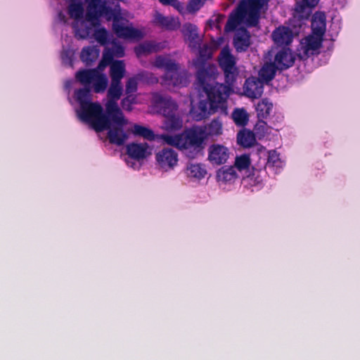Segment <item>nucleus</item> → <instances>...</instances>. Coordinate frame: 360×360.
<instances>
[{
  "mask_svg": "<svg viewBox=\"0 0 360 360\" xmlns=\"http://www.w3.org/2000/svg\"><path fill=\"white\" fill-rule=\"evenodd\" d=\"M70 17L73 19L72 28L79 39L94 38L101 45L108 41V32L101 27V18L113 20L112 29L117 37L127 40L136 41L145 35V32L138 30L128 22L130 15L122 11L118 5L113 8L105 0H70Z\"/></svg>",
  "mask_w": 360,
  "mask_h": 360,
  "instance_id": "obj_1",
  "label": "nucleus"
},
{
  "mask_svg": "<svg viewBox=\"0 0 360 360\" xmlns=\"http://www.w3.org/2000/svg\"><path fill=\"white\" fill-rule=\"evenodd\" d=\"M122 92L121 82H111L105 110L99 103L91 101V94L89 89L85 88L76 90L72 96H69L68 99L81 121L90 125L96 131L108 130L110 141L120 144L126 139V134L115 127H124L127 124V120L124 118L117 103Z\"/></svg>",
  "mask_w": 360,
  "mask_h": 360,
  "instance_id": "obj_2",
  "label": "nucleus"
},
{
  "mask_svg": "<svg viewBox=\"0 0 360 360\" xmlns=\"http://www.w3.org/2000/svg\"><path fill=\"white\" fill-rule=\"evenodd\" d=\"M152 102L156 110L165 117L162 129L168 133L162 134L160 139L189 158H195L202 153L209 137H217L223 134V124L219 119H214L204 127L194 126L180 134H170V131L179 130L183 127L182 120L174 115L177 108L176 103L159 94L153 96Z\"/></svg>",
  "mask_w": 360,
  "mask_h": 360,
  "instance_id": "obj_3",
  "label": "nucleus"
},
{
  "mask_svg": "<svg viewBox=\"0 0 360 360\" xmlns=\"http://www.w3.org/2000/svg\"><path fill=\"white\" fill-rule=\"evenodd\" d=\"M219 64L224 70L228 86L216 82L217 71L215 66L207 64L198 73V81L202 89L205 96L192 98L190 116L195 121H200L213 114L218 110H225V102L231 92L238 69L236 66V59L231 53L229 48L224 47L218 58Z\"/></svg>",
  "mask_w": 360,
  "mask_h": 360,
  "instance_id": "obj_4",
  "label": "nucleus"
},
{
  "mask_svg": "<svg viewBox=\"0 0 360 360\" xmlns=\"http://www.w3.org/2000/svg\"><path fill=\"white\" fill-rule=\"evenodd\" d=\"M123 56V48L114 45L112 52H110L108 50L105 51L102 59L96 68L82 70L77 72L75 74L76 80L82 84L90 87L95 93L104 92L108 84V79L103 71L112 60L113 56L122 57Z\"/></svg>",
  "mask_w": 360,
  "mask_h": 360,
  "instance_id": "obj_5",
  "label": "nucleus"
},
{
  "mask_svg": "<svg viewBox=\"0 0 360 360\" xmlns=\"http://www.w3.org/2000/svg\"><path fill=\"white\" fill-rule=\"evenodd\" d=\"M268 0H247L242 1L237 10L231 15L226 31H231L238 25H255L259 14L266 9Z\"/></svg>",
  "mask_w": 360,
  "mask_h": 360,
  "instance_id": "obj_6",
  "label": "nucleus"
},
{
  "mask_svg": "<svg viewBox=\"0 0 360 360\" xmlns=\"http://www.w3.org/2000/svg\"><path fill=\"white\" fill-rule=\"evenodd\" d=\"M155 65L158 68H164L166 71V81L168 80V84H172L175 86H184L187 80L185 75L177 70L176 65L169 58L159 56L155 61Z\"/></svg>",
  "mask_w": 360,
  "mask_h": 360,
  "instance_id": "obj_7",
  "label": "nucleus"
},
{
  "mask_svg": "<svg viewBox=\"0 0 360 360\" xmlns=\"http://www.w3.org/2000/svg\"><path fill=\"white\" fill-rule=\"evenodd\" d=\"M129 157L126 159L127 165L138 169L141 167L139 161L143 160L152 155L153 147L146 143H132L127 146Z\"/></svg>",
  "mask_w": 360,
  "mask_h": 360,
  "instance_id": "obj_8",
  "label": "nucleus"
},
{
  "mask_svg": "<svg viewBox=\"0 0 360 360\" xmlns=\"http://www.w3.org/2000/svg\"><path fill=\"white\" fill-rule=\"evenodd\" d=\"M155 165L162 172H169L174 170L179 164V155L170 148H164L155 155Z\"/></svg>",
  "mask_w": 360,
  "mask_h": 360,
  "instance_id": "obj_9",
  "label": "nucleus"
},
{
  "mask_svg": "<svg viewBox=\"0 0 360 360\" xmlns=\"http://www.w3.org/2000/svg\"><path fill=\"white\" fill-rule=\"evenodd\" d=\"M323 39L310 34L302 38L297 48V56L302 60L318 54L322 46Z\"/></svg>",
  "mask_w": 360,
  "mask_h": 360,
  "instance_id": "obj_10",
  "label": "nucleus"
},
{
  "mask_svg": "<svg viewBox=\"0 0 360 360\" xmlns=\"http://www.w3.org/2000/svg\"><path fill=\"white\" fill-rule=\"evenodd\" d=\"M231 150L221 143H212L207 148V161L216 167L226 164L231 157Z\"/></svg>",
  "mask_w": 360,
  "mask_h": 360,
  "instance_id": "obj_11",
  "label": "nucleus"
},
{
  "mask_svg": "<svg viewBox=\"0 0 360 360\" xmlns=\"http://www.w3.org/2000/svg\"><path fill=\"white\" fill-rule=\"evenodd\" d=\"M240 178L239 174L234 167L223 166L216 172V180L223 189H230Z\"/></svg>",
  "mask_w": 360,
  "mask_h": 360,
  "instance_id": "obj_12",
  "label": "nucleus"
},
{
  "mask_svg": "<svg viewBox=\"0 0 360 360\" xmlns=\"http://www.w3.org/2000/svg\"><path fill=\"white\" fill-rule=\"evenodd\" d=\"M295 61V56L290 49H281L274 56V64L278 70H285L292 66Z\"/></svg>",
  "mask_w": 360,
  "mask_h": 360,
  "instance_id": "obj_13",
  "label": "nucleus"
},
{
  "mask_svg": "<svg viewBox=\"0 0 360 360\" xmlns=\"http://www.w3.org/2000/svg\"><path fill=\"white\" fill-rule=\"evenodd\" d=\"M285 166V160L276 150H270L266 152V168L274 174L280 173Z\"/></svg>",
  "mask_w": 360,
  "mask_h": 360,
  "instance_id": "obj_14",
  "label": "nucleus"
},
{
  "mask_svg": "<svg viewBox=\"0 0 360 360\" xmlns=\"http://www.w3.org/2000/svg\"><path fill=\"white\" fill-rule=\"evenodd\" d=\"M187 178L192 182L198 183L207 174L206 166L200 162L188 163L185 168Z\"/></svg>",
  "mask_w": 360,
  "mask_h": 360,
  "instance_id": "obj_15",
  "label": "nucleus"
},
{
  "mask_svg": "<svg viewBox=\"0 0 360 360\" xmlns=\"http://www.w3.org/2000/svg\"><path fill=\"white\" fill-rule=\"evenodd\" d=\"M115 127L118 130H122L126 134V139L123 141L122 144L127 139L128 132H131L135 135L142 136L148 140H153L155 138L153 132L150 129L139 124H131L128 120L126 126L122 127L117 125ZM120 145H121V143Z\"/></svg>",
  "mask_w": 360,
  "mask_h": 360,
  "instance_id": "obj_16",
  "label": "nucleus"
},
{
  "mask_svg": "<svg viewBox=\"0 0 360 360\" xmlns=\"http://www.w3.org/2000/svg\"><path fill=\"white\" fill-rule=\"evenodd\" d=\"M263 93V82L254 77L248 78L244 85V94L251 98H256Z\"/></svg>",
  "mask_w": 360,
  "mask_h": 360,
  "instance_id": "obj_17",
  "label": "nucleus"
},
{
  "mask_svg": "<svg viewBox=\"0 0 360 360\" xmlns=\"http://www.w3.org/2000/svg\"><path fill=\"white\" fill-rule=\"evenodd\" d=\"M311 26V34L323 39L326 30V18L325 14L322 12L315 13L312 16Z\"/></svg>",
  "mask_w": 360,
  "mask_h": 360,
  "instance_id": "obj_18",
  "label": "nucleus"
},
{
  "mask_svg": "<svg viewBox=\"0 0 360 360\" xmlns=\"http://www.w3.org/2000/svg\"><path fill=\"white\" fill-rule=\"evenodd\" d=\"M231 166L236 167L241 178L254 169L250 156L246 154L236 156L234 164Z\"/></svg>",
  "mask_w": 360,
  "mask_h": 360,
  "instance_id": "obj_19",
  "label": "nucleus"
},
{
  "mask_svg": "<svg viewBox=\"0 0 360 360\" xmlns=\"http://www.w3.org/2000/svg\"><path fill=\"white\" fill-rule=\"evenodd\" d=\"M295 32H292L288 27H280L272 34L274 41L278 45H288L292 41Z\"/></svg>",
  "mask_w": 360,
  "mask_h": 360,
  "instance_id": "obj_20",
  "label": "nucleus"
},
{
  "mask_svg": "<svg viewBox=\"0 0 360 360\" xmlns=\"http://www.w3.org/2000/svg\"><path fill=\"white\" fill-rule=\"evenodd\" d=\"M154 22L167 30H176L180 26V21L178 18L164 16L160 13L155 14Z\"/></svg>",
  "mask_w": 360,
  "mask_h": 360,
  "instance_id": "obj_21",
  "label": "nucleus"
},
{
  "mask_svg": "<svg viewBox=\"0 0 360 360\" xmlns=\"http://www.w3.org/2000/svg\"><path fill=\"white\" fill-rule=\"evenodd\" d=\"M234 46L237 51H245L250 45V35L243 29H238L234 38Z\"/></svg>",
  "mask_w": 360,
  "mask_h": 360,
  "instance_id": "obj_22",
  "label": "nucleus"
},
{
  "mask_svg": "<svg viewBox=\"0 0 360 360\" xmlns=\"http://www.w3.org/2000/svg\"><path fill=\"white\" fill-rule=\"evenodd\" d=\"M263 179L261 176L259 172L255 168L246 175L242 177V184L245 187L249 188H258L262 184Z\"/></svg>",
  "mask_w": 360,
  "mask_h": 360,
  "instance_id": "obj_23",
  "label": "nucleus"
},
{
  "mask_svg": "<svg viewBox=\"0 0 360 360\" xmlns=\"http://www.w3.org/2000/svg\"><path fill=\"white\" fill-rule=\"evenodd\" d=\"M99 52V49L96 46H85L80 53V58L86 65H90L97 60Z\"/></svg>",
  "mask_w": 360,
  "mask_h": 360,
  "instance_id": "obj_24",
  "label": "nucleus"
},
{
  "mask_svg": "<svg viewBox=\"0 0 360 360\" xmlns=\"http://www.w3.org/2000/svg\"><path fill=\"white\" fill-rule=\"evenodd\" d=\"M110 75L111 82H121L125 72V66L122 60L112 61L110 63Z\"/></svg>",
  "mask_w": 360,
  "mask_h": 360,
  "instance_id": "obj_25",
  "label": "nucleus"
},
{
  "mask_svg": "<svg viewBox=\"0 0 360 360\" xmlns=\"http://www.w3.org/2000/svg\"><path fill=\"white\" fill-rule=\"evenodd\" d=\"M237 143L243 148H250L256 143V138L251 131L243 129L238 133Z\"/></svg>",
  "mask_w": 360,
  "mask_h": 360,
  "instance_id": "obj_26",
  "label": "nucleus"
},
{
  "mask_svg": "<svg viewBox=\"0 0 360 360\" xmlns=\"http://www.w3.org/2000/svg\"><path fill=\"white\" fill-rule=\"evenodd\" d=\"M182 32L186 40L189 42V45L195 47L200 41L196 26L192 24H186L183 27Z\"/></svg>",
  "mask_w": 360,
  "mask_h": 360,
  "instance_id": "obj_27",
  "label": "nucleus"
},
{
  "mask_svg": "<svg viewBox=\"0 0 360 360\" xmlns=\"http://www.w3.org/2000/svg\"><path fill=\"white\" fill-rule=\"evenodd\" d=\"M306 6L301 4H297L295 10V18H307L310 13V7H314L317 5L319 0H302Z\"/></svg>",
  "mask_w": 360,
  "mask_h": 360,
  "instance_id": "obj_28",
  "label": "nucleus"
},
{
  "mask_svg": "<svg viewBox=\"0 0 360 360\" xmlns=\"http://www.w3.org/2000/svg\"><path fill=\"white\" fill-rule=\"evenodd\" d=\"M278 69L274 63H266L259 72V79L263 83L272 79Z\"/></svg>",
  "mask_w": 360,
  "mask_h": 360,
  "instance_id": "obj_29",
  "label": "nucleus"
},
{
  "mask_svg": "<svg viewBox=\"0 0 360 360\" xmlns=\"http://www.w3.org/2000/svg\"><path fill=\"white\" fill-rule=\"evenodd\" d=\"M259 117H267L273 110V104L266 99H263L257 103L256 108Z\"/></svg>",
  "mask_w": 360,
  "mask_h": 360,
  "instance_id": "obj_30",
  "label": "nucleus"
},
{
  "mask_svg": "<svg viewBox=\"0 0 360 360\" xmlns=\"http://www.w3.org/2000/svg\"><path fill=\"white\" fill-rule=\"evenodd\" d=\"M160 49L159 44H156L154 42L148 41L145 42L139 46H137L135 49L136 55L140 56L141 55H145L150 53L153 51H158Z\"/></svg>",
  "mask_w": 360,
  "mask_h": 360,
  "instance_id": "obj_31",
  "label": "nucleus"
},
{
  "mask_svg": "<svg viewBox=\"0 0 360 360\" xmlns=\"http://www.w3.org/2000/svg\"><path fill=\"white\" fill-rule=\"evenodd\" d=\"M234 122L238 126H244L248 123V114L243 108L236 109L232 114Z\"/></svg>",
  "mask_w": 360,
  "mask_h": 360,
  "instance_id": "obj_32",
  "label": "nucleus"
},
{
  "mask_svg": "<svg viewBox=\"0 0 360 360\" xmlns=\"http://www.w3.org/2000/svg\"><path fill=\"white\" fill-rule=\"evenodd\" d=\"M164 6H171L175 8L179 13L184 11V5L179 0H158Z\"/></svg>",
  "mask_w": 360,
  "mask_h": 360,
  "instance_id": "obj_33",
  "label": "nucleus"
},
{
  "mask_svg": "<svg viewBox=\"0 0 360 360\" xmlns=\"http://www.w3.org/2000/svg\"><path fill=\"white\" fill-rule=\"evenodd\" d=\"M222 40L223 39L221 38H219L218 41H213L212 47L206 48L205 51H201L200 55L202 59L211 57L212 54V49H216L218 47V46L221 44Z\"/></svg>",
  "mask_w": 360,
  "mask_h": 360,
  "instance_id": "obj_34",
  "label": "nucleus"
},
{
  "mask_svg": "<svg viewBox=\"0 0 360 360\" xmlns=\"http://www.w3.org/2000/svg\"><path fill=\"white\" fill-rule=\"evenodd\" d=\"M225 17L222 15L213 16L207 22V26L210 28L215 27L217 30L220 29V22L224 20Z\"/></svg>",
  "mask_w": 360,
  "mask_h": 360,
  "instance_id": "obj_35",
  "label": "nucleus"
},
{
  "mask_svg": "<svg viewBox=\"0 0 360 360\" xmlns=\"http://www.w3.org/2000/svg\"><path fill=\"white\" fill-rule=\"evenodd\" d=\"M138 81L136 78H130L126 85V92L127 94H132L136 91Z\"/></svg>",
  "mask_w": 360,
  "mask_h": 360,
  "instance_id": "obj_36",
  "label": "nucleus"
},
{
  "mask_svg": "<svg viewBox=\"0 0 360 360\" xmlns=\"http://www.w3.org/2000/svg\"><path fill=\"white\" fill-rule=\"evenodd\" d=\"M74 53L72 51H65L61 53V58L63 63L65 64L70 65L72 63V59L73 57Z\"/></svg>",
  "mask_w": 360,
  "mask_h": 360,
  "instance_id": "obj_37",
  "label": "nucleus"
},
{
  "mask_svg": "<svg viewBox=\"0 0 360 360\" xmlns=\"http://www.w3.org/2000/svg\"><path fill=\"white\" fill-rule=\"evenodd\" d=\"M122 108L128 111L131 110L132 103H131V96H128L127 98L122 101Z\"/></svg>",
  "mask_w": 360,
  "mask_h": 360,
  "instance_id": "obj_38",
  "label": "nucleus"
},
{
  "mask_svg": "<svg viewBox=\"0 0 360 360\" xmlns=\"http://www.w3.org/2000/svg\"><path fill=\"white\" fill-rule=\"evenodd\" d=\"M273 122L276 124H280L283 120V115L281 113H276L272 117Z\"/></svg>",
  "mask_w": 360,
  "mask_h": 360,
  "instance_id": "obj_39",
  "label": "nucleus"
},
{
  "mask_svg": "<svg viewBox=\"0 0 360 360\" xmlns=\"http://www.w3.org/2000/svg\"><path fill=\"white\" fill-rule=\"evenodd\" d=\"M129 96H131V103L133 104H137V103H140L141 101H139L138 99H137V96H133L131 95V94H130Z\"/></svg>",
  "mask_w": 360,
  "mask_h": 360,
  "instance_id": "obj_40",
  "label": "nucleus"
},
{
  "mask_svg": "<svg viewBox=\"0 0 360 360\" xmlns=\"http://www.w3.org/2000/svg\"><path fill=\"white\" fill-rule=\"evenodd\" d=\"M266 126V123L264 122H259L256 125L255 130H258L260 128H264Z\"/></svg>",
  "mask_w": 360,
  "mask_h": 360,
  "instance_id": "obj_41",
  "label": "nucleus"
},
{
  "mask_svg": "<svg viewBox=\"0 0 360 360\" xmlns=\"http://www.w3.org/2000/svg\"><path fill=\"white\" fill-rule=\"evenodd\" d=\"M74 82L72 81H68L65 82V86L67 89H70L71 86L73 84Z\"/></svg>",
  "mask_w": 360,
  "mask_h": 360,
  "instance_id": "obj_42",
  "label": "nucleus"
},
{
  "mask_svg": "<svg viewBox=\"0 0 360 360\" xmlns=\"http://www.w3.org/2000/svg\"><path fill=\"white\" fill-rule=\"evenodd\" d=\"M59 16H60V18L61 20H63V22H65V18L63 16H62L61 14H60Z\"/></svg>",
  "mask_w": 360,
  "mask_h": 360,
  "instance_id": "obj_43",
  "label": "nucleus"
}]
</instances>
